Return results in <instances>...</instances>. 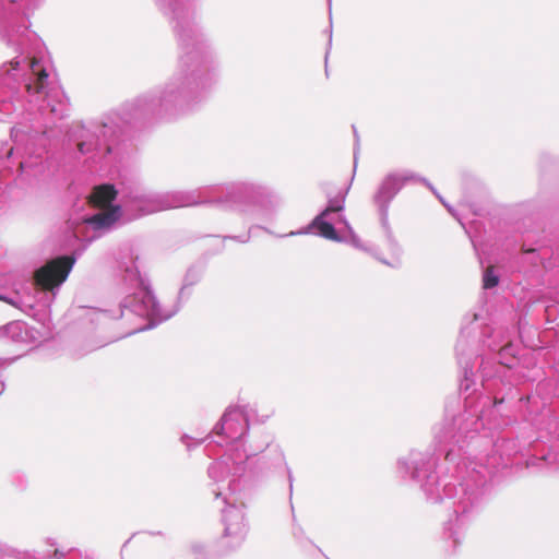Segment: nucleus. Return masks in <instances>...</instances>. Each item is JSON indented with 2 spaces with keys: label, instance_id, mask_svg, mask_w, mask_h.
<instances>
[{
  "label": "nucleus",
  "instance_id": "obj_8",
  "mask_svg": "<svg viewBox=\"0 0 559 559\" xmlns=\"http://www.w3.org/2000/svg\"><path fill=\"white\" fill-rule=\"evenodd\" d=\"M46 130H38L19 123L11 129L14 146L4 143L0 146V180L12 179L20 183H32L46 173V164L40 154H35L32 146L45 142Z\"/></svg>",
  "mask_w": 559,
  "mask_h": 559
},
{
  "label": "nucleus",
  "instance_id": "obj_32",
  "mask_svg": "<svg viewBox=\"0 0 559 559\" xmlns=\"http://www.w3.org/2000/svg\"><path fill=\"white\" fill-rule=\"evenodd\" d=\"M0 559H14V558H9V557L0 556Z\"/></svg>",
  "mask_w": 559,
  "mask_h": 559
},
{
  "label": "nucleus",
  "instance_id": "obj_22",
  "mask_svg": "<svg viewBox=\"0 0 559 559\" xmlns=\"http://www.w3.org/2000/svg\"><path fill=\"white\" fill-rule=\"evenodd\" d=\"M293 474L290 471H288V483H289V498L292 499L293 493Z\"/></svg>",
  "mask_w": 559,
  "mask_h": 559
},
{
  "label": "nucleus",
  "instance_id": "obj_1",
  "mask_svg": "<svg viewBox=\"0 0 559 559\" xmlns=\"http://www.w3.org/2000/svg\"><path fill=\"white\" fill-rule=\"evenodd\" d=\"M183 37L178 68L166 84L127 103L120 119L131 121H173L205 102L218 81L217 67L212 58Z\"/></svg>",
  "mask_w": 559,
  "mask_h": 559
},
{
  "label": "nucleus",
  "instance_id": "obj_5",
  "mask_svg": "<svg viewBox=\"0 0 559 559\" xmlns=\"http://www.w3.org/2000/svg\"><path fill=\"white\" fill-rule=\"evenodd\" d=\"M435 454L429 452L412 451L399 461V473L420 485L427 499L431 502H442L453 499L452 508L456 514V525H461L466 519L478 513L485 501L486 476L473 468L468 478L456 484L452 476L441 478L436 471Z\"/></svg>",
  "mask_w": 559,
  "mask_h": 559
},
{
  "label": "nucleus",
  "instance_id": "obj_9",
  "mask_svg": "<svg viewBox=\"0 0 559 559\" xmlns=\"http://www.w3.org/2000/svg\"><path fill=\"white\" fill-rule=\"evenodd\" d=\"M116 197L117 191L110 183L94 187L88 195V202L98 212L90 216L71 218L68 222V229L72 237L78 241L90 243L109 230L123 213L120 205L114 204Z\"/></svg>",
  "mask_w": 559,
  "mask_h": 559
},
{
  "label": "nucleus",
  "instance_id": "obj_16",
  "mask_svg": "<svg viewBox=\"0 0 559 559\" xmlns=\"http://www.w3.org/2000/svg\"><path fill=\"white\" fill-rule=\"evenodd\" d=\"M490 460L492 461L490 463L492 465V467H497V468L500 466H502V467L508 466V462H509V459L508 457L506 459L502 454H500V461H501L500 463L495 462L493 455L490 457Z\"/></svg>",
  "mask_w": 559,
  "mask_h": 559
},
{
  "label": "nucleus",
  "instance_id": "obj_4",
  "mask_svg": "<svg viewBox=\"0 0 559 559\" xmlns=\"http://www.w3.org/2000/svg\"><path fill=\"white\" fill-rule=\"evenodd\" d=\"M270 195L266 187L252 182L207 186L166 193L133 189L123 198V211L129 219L199 204H214L224 210L246 213L263 205Z\"/></svg>",
  "mask_w": 559,
  "mask_h": 559
},
{
  "label": "nucleus",
  "instance_id": "obj_3",
  "mask_svg": "<svg viewBox=\"0 0 559 559\" xmlns=\"http://www.w3.org/2000/svg\"><path fill=\"white\" fill-rule=\"evenodd\" d=\"M22 49L11 61V70L24 71L22 84L15 85V73L0 71V120L17 110L15 103L23 107L19 99L22 91L27 98L29 110L36 108L41 117L62 119L68 116L69 102L66 94L50 75L51 63L41 51L39 40L28 44L16 43Z\"/></svg>",
  "mask_w": 559,
  "mask_h": 559
},
{
  "label": "nucleus",
  "instance_id": "obj_19",
  "mask_svg": "<svg viewBox=\"0 0 559 559\" xmlns=\"http://www.w3.org/2000/svg\"><path fill=\"white\" fill-rule=\"evenodd\" d=\"M331 45H332V37L329 38L328 49H326V52H325V74H326V76H329V71H328V66L326 64H328V57H329Z\"/></svg>",
  "mask_w": 559,
  "mask_h": 559
},
{
  "label": "nucleus",
  "instance_id": "obj_23",
  "mask_svg": "<svg viewBox=\"0 0 559 559\" xmlns=\"http://www.w3.org/2000/svg\"><path fill=\"white\" fill-rule=\"evenodd\" d=\"M449 537H451L453 539L454 543H457L459 542V538L457 536L455 535V531L452 530V527H449Z\"/></svg>",
  "mask_w": 559,
  "mask_h": 559
},
{
  "label": "nucleus",
  "instance_id": "obj_29",
  "mask_svg": "<svg viewBox=\"0 0 559 559\" xmlns=\"http://www.w3.org/2000/svg\"><path fill=\"white\" fill-rule=\"evenodd\" d=\"M5 391V382L0 380V395Z\"/></svg>",
  "mask_w": 559,
  "mask_h": 559
},
{
  "label": "nucleus",
  "instance_id": "obj_2",
  "mask_svg": "<svg viewBox=\"0 0 559 559\" xmlns=\"http://www.w3.org/2000/svg\"><path fill=\"white\" fill-rule=\"evenodd\" d=\"M477 319L478 316L474 314L469 324L462 328L456 347H454L457 362L463 371L460 390L465 394V409L456 416L453 414V408L459 401H449L445 405V417L435 430V440L440 444V453L444 454L445 461L452 465L454 473H462L463 468H467L464 449L485 428V407L490 404L488 396L477 400L472 396L477 392V389L474 388L475 381L472 371L473 360L478 358L479 326L474 324Z\"/></svg>",
  "mask_w": 559,
  "mask_h": 559
},
{
  "label": "nucleus",
  "instance_id": "obj_6",
  "mask_svg": "<svg viewBox=\"0 0 559 559\" xmlns=\"http://www.w3.org/2000/svg\"><path fill=\"white\" fill-rule=\"evenodd\" d=\"M117 272L124 284L132 289H136L120 304L122 316L126 314V311H129L138 317L146 318L150 322L147 325L135 328L129 334L152 329L170 319L183 301L190 297L191 288L202 278V272L199 269H188L183 284L178 292L176 306L170 310H165L159 306L146 274L141 272L139 255L132 249L120 255L117 261Z\"/></svg>",
  "mask_w": 559,
  "mask_h": 559
},
{
  "label": "nucleus",
  "instance_id": "obj_13",
  "mask_svg": "<svg viewBox=\"0 0 559 559\" xmlns=\"http://www.w3.org/2000/svg\"><path fill=\"white\" fill-rule=\"evenodd\" d=\"M75 255H60L49 260L34 273L35 285L56 296L59 287L64 283L75 263Z\"/></svg>",
  "mask_w": 559,
  "mask_h": 559
},
{
  "label": "nucleus",
  "instance_id": "obj_31",
  "mask_svg": "<svg viewBox=\"0 0 559 559\" xmlns=\"http://www.w3.org/2000/svg\"><path fill=\"white\" fill-rule=\"evenodd\" d=\"M249 240V236H247L245 239H242V242H247Z\"/></svg>",
  "mask_w": 559,
  "mask_h": 559
},
{
  "label": "nucleus",
  "instance_id": "obj_26",
  "mask_svg": "<svg viewBox=\"0 0 559 559\" xmlns=\"http://www.w3.org/2000/svg\"><path fill=\"white\" fill-rule=\"evenodd\" d=\"M17 326V323H9L7 326H4L5 331H10Z\"/></svg>",
  "mask_w": 559,
  "mask_h": 559
},
{
  "label": "nucleus",
  "instance_id": "obj_11",
  "mask_svg": "<svg viewBox=\"0 0 559 559\" xmlns=\"http://www.w3.org/2000/svg\"><path fill=\"white\" fill-rule=\"evenodd\" d=\"M411 180L423 182L432 192V194H436L435 188L426 178L409 171H404L401 174L394 173L385 176L380 185L378 192L373 194V202L379 207L381 226L385 234L386 242L389 249H391V252H401V248L394 238L393 231L389 224L390 203L393 198L400 193L404 185Z\"/></svg>",
  "mask_w": 559,
  "mask_h": 559
},
{
  "label": "nucleus",
  "instance_id": "obj_28",
  "mask_svg": "<svg viewBox=\"0 0 559 559\" xmlns=\"http://www.w3.org/2000/svg\"><path fill=\"white\" fill-rule=\"evenodd\" d=\"M433 195L437 197L438 199H440V201L447 206L448 211H451V207L445 204V202L443 201L442 197L438 192H437V194H433Z\"/></svg>",
  "mask_w": 559,
  "mask_h": 559
},
{
  "label": "nucleus",
  "instance_id": "obj_27",
  "mask_svg": "<svg viewBox=\"0 0 559 559\" xmlns=\"http://www.w3.org/2000/svg\"><path fill=\"white\" fill-rule=\"evenodd\" d=\"M433 195L437 197L438 199H440V201L447 206L448 211H451V207L445 204V202L443 201L442 197L438 192H437V194H433Z\"/></svg>",
  "mask_w": 559,
  "mask_h": 559
},
{
  "label": "nucleus",
  "instance_id": "obj_24",
  "mask_svg": "<svg viewBox=\"0 0 559 559\" xmlns=\"http://www.w3.org/2000/svg\"><path fill=\"white\" fill-rule=\"evenodd\" d=\"M190 439H191V437L189 435L182 436V442L187 445L188 449H190V443H189Z\"/></svg>",
  "mask_w": 559,
  "mask_h": 559
},
{
  "label": "nucleus",
  "instance_id": "obj_14",
  "mask_svg": "<svg viewBox=\"0 0 559 559\" xmlns=\"http://www.w3.org/2000/svg\"><path fill=\"white\" fill-rule=\"evenodd\" d=\"M249 407H229L223 415L219 423L213 429L218 438H225L226 442L235 443L240 441L249 430Z\"/></svg>",
  "mask_w": 559,
  "mask_h": 559
},
{
  "label": "nucleus",
  "instance_id": "obj_10",
  "mask_svg": "<svg viewBox=\"0 0 559 559\" xmlns=\"http://www.w3.org/2000/svg\"><path fill=\"white\" fill-rule=\"evenodd\" d=\"M120 135L121 128L112 120L88 124L75 122L69 133L79 153L96 163L106 162L115 153Z\"/></svg>",
  "mask_w": 559,
  "mask_h": 559
},
{
  "label": "nucleus",
  "instance_id": "obj_15",
  "mask_svg": "<svg viewBox=\"0 0 559 559\" xmlns=\"http://www.w3.org/2000/svg\"><path fill=\"white\" fill-rule=\"evenodd\" d=\"M483 283L485 289H492L499 285V276L495 274L492 269H487L484 272Z\"/></svg>",
  "mask_w": 559,
  "mask_h": 559
},
{
  "label": "nucleus",
  "instance_id": "obj_7",
  "mask_svg": "<svg viewBox=\"0 0 559 559\" xmlns=\"http://www.w3.org/2000/svg\"><path fill=\"white\" fill-rule=\"evenodd\" d=\"M248 454L235 450L233 454L213 462L207 469L213 480L211 492L214 498H223L226 508L223 509V533L218 538L222 549L235 550L241 547L249 533V523L245 504H236L234 493L239 490V479L246 473Z\"/></svg>",
  "mask_w": 559,
  "mask_h": 559
},
{
  "label": "nucleus",
  "instance_id": "obj_21",
  "mask_svg": "<svg viewBox=\"0 0 559 559\" xmlns=\"http://www.w3.org/2000/svg\"><path fill=\"white\" fill-rule=\"evenodd\" d=\"M14 360H15V358H14V359H1V358H0V369H1V368H4V367H7V366H9V365H10V364H12Z\"/></svg>",
  "mask_w": 559,
  "mask_h": 559
},
{
  "label": "nucleus",
  "instance_id": "obj_18",
  "mask_svg": "<svg viewBox=\"0 0 559 559\" xmlns=\"http://www.w3.org/2000/svg\"><path fill=\"white\" fill-rule=\"evenodd\" d=\"M353 133H354V139H355V147H354V159L356 160L357 158V152L359 151V134L357 133L355 127L353 126Z\"/></svg>",
  "mask_w": 559,
  "mask_h": 559
},
{
  "label": "nucleus",
  "instance_id": "obj_20",
  "mask_svg": "<svg viewBox=\"0 0 559 559\" xmlns=\"http://www.w3.org/2000/svg\"><path fill=\"white\" fill-rule=\"evenodd\" d=\"M504 442H506L504 440H500V441L495 442L493 445H492L493 447V452L500 453L502 448H503Z\"/></svg>",
  "mask_w": 559,
  "mask_h": 559
},
{
  "label": "nucleus",
  "instance_id": "obj_30",
  "mask_svg": "<svg viewBox=\"0 0 559 559\" xmlns=\"http://www.w3.org/2000/svg\"><path fill=\"white\" fill-rule=\"evenodd\" d=\"M301 231H290L289 235L300 234Z\"/></svg>",
  "mask_w": 559,
  "mask_h": 559
},
{
  "label": "nucleus",
  "instance_id": "obj_12",
  "mask_svg": "<svg viewBox=\"0 0 559 559\" xmlns=\"http://www.w3.org/2000/svg\"><path fill=\"white\" fill-rule=\"evenodd\" d=\"M348 189L349 188H346L345 191L338 193L337 195L329 198L326 207L314 216L309 228L316 229L318 235L326 239L336 242L344 241V239L341 236H338L337 233L335 231L332 222L328 219V217L332 215V213H337L338 219H336V222L343 224L346 230L349 233V241L352 246L361 249L362 246L359 236L353 231L345 215L341 214V212H343L345 209V201L346 195L348 193Z\"/></svg>",
  "mask_w": 559,
  "mask_h": 559
},
{
  "label": "nucleus",
  "instance_id": "obj_17",
  "mask_svg": "<svg viewBox=\"0 0 559 559\" xmlns=\"http://www.w3.org/2000/svg\"><path fill=\"white\" fill-rule=\"evenodd\" d=\"M15 480L17 481V486L21 490L26 488L27 479H26L25 475L16 474Z\"/></svg>",
  "mask_w": 559,
  "mask_h": 559
},
{
  "label": "nucleus",
  "instance_id": "obj_25",
  "mask_svg": "<svg viewBox=\"0 0 559 559\" xmlns=\"http://www.w3.org/2000/svg\"><path fill=\"white\" fill-rule=\"evenodd\" d=\"M0 300L7 301L10 305H14V301L12 299H9L8 297L0 294Z\"/></svg>",
  "mask_w": 559,
  "mask_h": 559
}]
</instances>
